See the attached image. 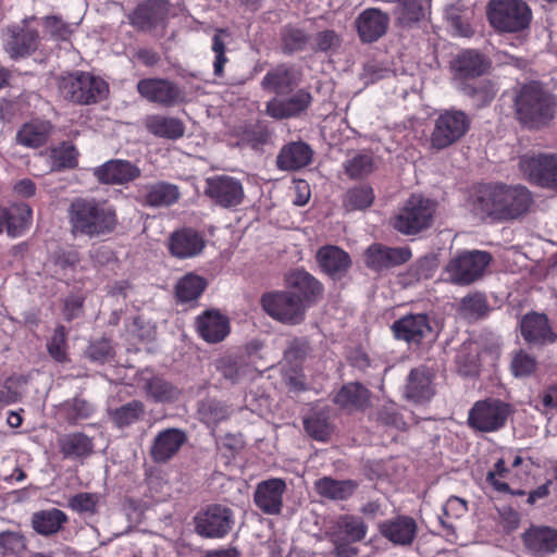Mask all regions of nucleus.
Returning <instances> with one entry per match:
<instances>
[{"label": "nucleus", "instance_id": "obj_43", "mask_svg": "<svg viewBox=\"0 0 557 557\" xmlns=\"http://www.w3.org/2000/svg\"><path fill=\"white\" fill-rule=\"evenodd\" d=\"M369 391L359 383L344 385L336 394L334 401L346 409H362L369 403Z\"/></svg>", "mask_w": 557, "mask_h": 557}, {"label": "nucleus", "instance_id": "obj_12", "mask_svg": "<svg viewBox=\"0 0 557 557\" xmlns=\"http://www.w3.org/2000/svg\"><path fill=\"white\" fill-rule=\"evenodd\" d=\"M205 194L214 205L224 209L236 208L245 197L240 180L226 174L207 177Z\"/></svg>", "mask_w": 557, "mask_h": 557}, {"label": "nucleus", "instance_id": "obj_27", "mask_svg": "<svg viewBox=\"0 0 557 557\" xmlns=\"http://www.w3.org/2000/svg\"><path fill=\"white\" fill-rule=\"evenodd\" d=\"M197 331L207 343L222 342L230 333V320L216 310H207L197 318Z\"/></svg>", "mask_w": 557, "mask_h": 557}, {"label": "nucleus", "instance_id": "obj_55", "mask_svg": "<svg viewBox=\"0 0 557 557\" xmlns=\"http://www.w3.org/2000/svg\"><path fill=\"white\" fill-rule=\"evenodd\" d=\"M510 369L513 376L520 379L528 377L536 371L537 361L535 357L519 350L511 358Z\"/></svg>", "mask_w": 557, "mask_h": 557}, {"label": "nucleus", "instance_id": "obj_58", "mask_svg": "<svg viewBox=\"0 0 557 557\" xmlns=\"http://www.w3.org/2000/svg\"><path fill=\"white\" fill-rule=\"evenodd\" d=\"M305 430L317 441H325L332 428L322 414H312L304 420Z\"/></svg>", "mask_w": 557, "mask_h": 557}, {"label": "nucleus", "instance_id": "obj_59", "mask_svg": "<svg viewBox=\"0 0 557 557\" xmlns=\"http://www.w3.org/2000/svg\"><path fill=\"white\" fill-rule=\"evenodd\" d=\"M51 157L55 168H74L77 163V151L69 143H63L52 149Z\"/></svg>", "mask_w": 557, "mask_h": 557}, {"label": "nucleus", "instance_id": "obj_26", "mask_svg": "<svg viewBox=\"0 0 557 557\" xmlns=\"http://www.w3.org/2000/svg\"><path fill=\"white\" fill-rule=\"evenodd\" d=\"M521 335L525 342L533 345H544L555 341V334L548 319L542 313H528L520 322Z\"/></svg>", "mask_w": 557, "mask_h": 557}, {"label": "nucleus", "instance_id": "obj_6", "mask_svg": "<svg viewBox=\"0 0 557 557\" xmlns=\"http://www.w3.org/2000/svg\"><path fill=\"white\" fill-rule=\"evenodd\" d=\"M486 16L493 28L503 33H518L529 27L530 7L522 0H490Z\"/></svg>", "mask_w": 557, "mask_h": 557}, {"label": "nucleus", "instance_id": "obj_45", "mask_svg": "<svg viewBox=\"0 0 557 557\" xmlns=\"http://www.w3.org/2000/svg\"><path fill=\"white\" fill-rule=\"evenodd\" d=\"M67 520L66 515L57 508L35 512L32 524L36 532L42 535L57 533Z\"/></svg>", "mask_w": 557, "mask_h": 557}, {"label": "nucleus", "instance_id": "obj_9", "mask_svg": "<svg viewBox=\"0 0 557 557\" xmlns=\"http://www.w3.org/2000/svg\"><path fill=\"white\" fill-rule=\"evenodd\" d=\"M471 120L461 110H445L434 122L431 133V147L436 150L445 149L460 140L470 129Z\"/></svg>", "mask_w": 557, "mask_h": 557}, {"label": "nucleus", "instance_id": "obj_29", "mask_svg": "<svg viewBox=\"0 0 557 557\" xmlns=\"http://www.w3.org/2000/svg\"><path fill=\"white\" fill-rule=\"evenodd\" d=\"M186 441L184 432L177 429H168L160 432L151 446V457L156 462H166L177 454Z\"/></svg>", "mask_w": 557, "mask_h": 557}, {"label": "nucleus", "instance_id": "obj_31", "mask_svg": "<svg viewBox=\"0 0 557 557\" xmlns=\"http://www.w3.org/2000/svg\"><path fill=\"white\" fill-rule=\"evenodd\" d=\"M313 151L302 141L290 143L284 146L277 156V166L286 171H295L308 165L312 160Z\"/></svg>", "mask_w": 557, "mask_h": 557}, {"label": "nucleus", "instance_id": "obj_25", "mask_svg": "<svg viewBox=\"0 0 557 557\" xmlns=\"http://www.w3.org/2000/svg\"><path fill=\"white\" fill-rule=\"evenodd\" d=\"M310 92L300 89L287 99L273 98L267 103V113L277 120L289 119L307 110L311 104Z\"/></svg>", "mask_w": 557, "mask_h": 557}, {"label": "nucleus", "instance_id": "obj_40", "mask_svg": "<svg viewBox=\"0 0 557 557\" xmlns=\"http://www.w3.org/2000/svg\"><path fill=\"white\" fill-rule=\"evenodd\" d=\"M181 193L176 185L157 182L146 187V203L150 207H170L180 199Z\"/></svg>", "mask_w": 557, "mask_h": 557}, {"label": "nucleus", "instance_id": "obj_41", "mask_svg": "<svg viewBox=\"0 0 557 557\" xmlns=\"http://www.w3.org/2000/svg\"><path fill=\"white\" fill-rule=\"evenodd\" d=\"M261 85L265 90L285 94L297 85L296 73L285 65H278L265 74Z\"/></svg>", "mask_w": 557, "mask_h": 557}, {"label": "nucleus", "instance_id": "obj_47", "mask_svg": "<svg viewBox=\"0 0 557 557\" xmlns=\"http://www.w3.org/2000/svg\"><path fill=\"white\" fill-rule=\"evenodd\" d=\"M473 11L470 8L453 4L445 11V18L456 35H471V18Z\"/></svg>", "mask_w": 557, "mask_h": 557}, {"label": "nucleus", "instance_id": "obj_42", "mask_svg": "<svg viewBox=\"0 0 557 557\" xmlns=\"http://www.w3.org/2000/svg\"><path fill=\"white\" fill-rule=\"evenodd\" d=\"M79 263V256L75 250L57 251L50 258L47 269L52 276L61 281L72 277L75 268Z\"/></svg>", "mask_w": 557, "mask_h": 557}, {"label": "nucleus", "instance_id": "obj_7", "mask_svg": "<svg viewBox=\"0 0 557 557\" xmlns=\"http://www.w3.org/2000/svg\"><path fill=\"white\" fill-rule=\"evenodd\" d=\"M492 260V255L487 251H462L446 264L443 280L459 286L470 285L484 275Z\"/></svg>", "mask_w": 557, "mask_h": 557}, {"label": "nucleus", "instance_id": "obj_17", "mask_svg": "<svg viewBox=\"0 0 557 557\" xmlns=\"http://www.w3.org/2000/svg\"><path fill=\"white\" fill-rule=\"evenodd\" d=\"M380 534L396 546H409L413 543L418 525L413 518L405 515L396 516L377 524Z\"/></svg>", "mask_w": 557, "mask_h": 557}, {"label": "nucleus", "instance_id": "obj_60", "mask_svg": "<svg viewBox=\"0 0 557 557\" xmlns=\"http://www.w3.org/2000/svg\"><path fill=\"white\" fill-rule=\"evenodd\" d=\"M79 22H65L60 16H46L44 20L45 32L49 35H72L76 32Z\"/></svg>", "mask_w": 557, "mask_h": 557}, {"label": "nucleus", "instance_id": "obj_48", "mask_svg": "<svg viewBox=\"0 0 557 557\" xmlns=\"http://www.w3.org/2000/svg\"><path fill=\"white\" fill-rule=\"evenodd\" d=\"M144 388L149 397L159 403L173 401L181 393L176 386L157 376L147 380Z\"/></svg>", "mask_w": 557, "mask_h": 557}, {"label": "nucleus", "instance_id": "obj_39", "mask_svg": "<svg viewBox=\"0 0 557 557\" xmlns=\"http://www.w3.org/2000/svg\"><path fill=\"white\" fill-rule=\"evenodd\" d=\"M59 448L64 458H84L91 454L92 440L82 432H74L59 440Z\"/></svg>", "mask_w": 557, "mask_h": 557}, {"label": "nucleus", "instance_id": "obj_3", "mask_svg": "<svg viewBox=\"0 0 557 557\" xmlns=\"http://www.w3.org/2000/svg\"><path fill=\"white\" fill-rule=\"evenodd\" d=\"M515 107L521 123L529 127H540L553 119L556 102L539 83L532 82L519 89Z\"/></svg>", "mask_w": 557, "mask_h": 557}, {"label": "nucleus", "instance_id": "obj_46", "mask_svg": "<svg viewBox=\"0 0 557 557\" xmlns=\"http://www.w3.org/2000/svg\"><path fill=\"white\" fill-rule=\"evenodd\" d=\"M207 286L206 280L197 274L187 273L175 286L176 297L182 302H189L200 297Z\"/></svg>", "mask_w": 557, "mask_h": 557}, {"label": "nucleus", "instance_id": "obj_44", "mask_svg": "<svg viewBox=\"0 0 557 557\" xmlns=\"http://www.w3.org/2000/svg\"><path fill=\"white\" fill-rule=\"evenodd\" d=\"M145 414V406L140 400H132L117 408L109 409L108 416L117 429H124L138 422Z\"/></svg>", "mask_w": 557, "mask_h": 557}, {"label": "nucleus", "instance_id": "obj_57", "mask_svg": "<svg viewBox=\"0 0 557 557\" xmlns=\"http://www.w3.org/2000/svg\"><path fill=\"white\" fill-rule=\"evenodd\" d=\"M66 332L63 325L55 327L52 337L47 344V350L51 358L58 362H64L67 358Z\"/></svg>", "mask_w": 557, "mask_h": 557}, {"label": "nucleus", "instance_id": "obj_32", "mask_svg": "<svg viewBox=\"0 0 557 557\" xmlns=\"http://www.w3.org/2000/svg\"><path fill=\"white\" fill-rule=\"evenodd\" d=\"M358 484L354 480H335L324 476L314 482L315 492L331 500L348 499L356 491Z\"/></svg>", "mask_w": 557, "mask_h": 557}, {"label": "nucleus", "instance_id": "obj_38", "mask_svg": "<svg viewBox=\"0 0 557 557\" xmlns=\"http://www.w3.org/2000/svg\"><path fill=\"white\" fill-rule=\"evenodd\" d=\"M145 125L149 133L161 138L175 140L185 133L183 122L176 117L154 114L146 119Z\"/></svg>", "mask_w": 557, "mask_h": 557}, {"label": "nucleus", "instance_id": "obj_28", "mask_svg": "<svg viewBox=\"0 0 557 557\" xmlns=\"http://www.w3.org/2000/svg\"><path fill=\"white\" fill-rule=\"evenodd\" d=\"M32 222V209L26 203L0 208V234L5 231L9 236H21Z\"/></svg>", "mask_w": 557, "mask_h": 557}, {"label": "nucleus", "instance_id": "obj_50", "mask_svg": "<svg viewBox=\"0 0 557 557\" xmlns=\"http://www.w3.org/2000/svg\"><path fill=\"white\" fill-rule=\"evenodd\" d=\"M374 193L372 187L360 185L348 189L343 198V205L347 211L363 210L372 205Z\"/></svg>", "mask_w": 557, "mask_h": 557}, {"label": "nucleus", "instance_id": "obj_63", "mask_svg": "<svg viewBox=\"0 0 557 557\" xmlns=\"http://www.w3.org/2000/svg\"><path fill=\"white\" fill-rule=\"evenodd\" d=\"M456 362L459 367V371L463 375H470L476 370V356L472 354L466 345L457 352Z\"/></svg>", "mask_w": 557, "mask_h": 557}, {"label": "nucleus", "instance_id": "obj_19", "mask_svg": "<svg viewBox=\"0 0 557 557\" xmlns=\"http://www.w3.org/2000/svg\"><path fill=\"white\" fill-rule=\"evenodd\" d=\"M391 329L397 339L409 345H419L432 332L429 318L423 313L404 315L396 320Z\"/></svg>", "mask_w": 557, "mask_h": 557}, {"label": "nucleus", "instance_id": "obj_15", "mask_svg": "<svg viewBox=\"0 0 557 557\" xmlns=\"http://www.w3.org/2000/svg\"><path fill=\"white\" fill-rule=\"evenodd\" d=\"M138 94L149 102L173 107L184 101L183 90L173 82L162 78H143L137 83Z\"/></svg>", "mask_w": 557, "mask_h": 557}, {"label": "nucleus", "instance_id": "obj_11", "mask_svg": "<svg viewBox=\"0 0 557 557\" xmlns=\"http://www.w3.org/2000/svg\"><path fill=\"white\" fill-rule=\"evenodd\" d=\"M261 306L270 317L283 323L298 324L305 318L306 305L295 293L265 294L261 298Z\"/></svg>", "mask_w": 557, "mask_h": 557}, {"label": "nucleus", "instance_id": "obj_21", "mask_svg": "<svg viewBox=\"0 0 557 557\" xmlns=\"http://www.w3.org/2000/svg\"><path fill=\"white\" fill-rule=\"evenodd\" d=\"M315 259L321 271L334 280L343 277L351 265L349 255L334 245L319 248Z\"/></svg>", "mask_w": 557, "mask_h": 557}, {"label": "nucleus", "instance_id": "obj_34", "mask_svg": "<svg viewBox=\"0 0 557 557\" xmlns=\"http://www.w3.org/2000/svg\"><path fill=\"white\" fill-rule=\"evenodd\" d=\"M389 16L376 8L362 11L356 18L358 35H386Z\"/></svg>", "mask_w": 557, "mask_h": 557}, {"label": "nucleus", "instance_id": "obj_62", "mask_svg": "<svg viewBox=\"0 0 557 557\" xmlns=\"http://www.w3.org/2000/svg\"><path fill=\"white\" fill-rule=\"evenodd\" d=\"M98 504V496L92 493H78L69 503L72 510L76 512L94 513Z\"/></svg>", "mask_w": 557, "mask_h": 557}, {"label": "nucleus", "instance_id": "obj_54", "mask_svg": "<svg viewBox=\"0 0 557 557\" xmlns=\"http://www.w3.org/2000/svg\"><path fill=\"white\" fill-rule=\"evenodd\" d=\"M201 420L207 424H216L226 419L230 414L228 408L221 401L215 399H207L201 401L199 407Z\"/></svg>", "mask_w": 557, "mask_h": 557}, {"label": "nucleus", "instance_id": "obj_8", "mask_svg": "<svg viewBox=\"0 0 557 557\" xmlns=\"http://www.w3.org/2000/svg\"><path fill=\"white\" fill-rule=\"evenodd\" d=\"M511 413L509 404L488 398L474 403L468 413L469 426L478 432L492 433L503 429Z\"/></svg>", "mask_w": 557, "mask_h": 557}, {"label": "nucleus", "instance_id": "obj_13", "mask_svg": "<svg viewBox=\"0 0 557 557\" xmlns=\"http://www.w3.org/2000/svg\"><path fill=\"white\" fill-rule=\"evenodd\" d=\"M169 0H144L127 15L128 23L138 32H153L164 25L170 13Z\"/></svg>", "mask_w": 557, "mask_h": 557}, {"label": "nucleus", "instance_id": "obj_49", "mask_svg": "<svg viewBox=\"0 0 557 557\" xmlns=\"http://www.w3.org/2000/svg\"><path fill=\"white\" fill-rule=\"evenodd\" d=\"M367 531L368 527L360 517L346 515L338 519L334 534H341L347 542H359L366 537Z\"/></svg>", "mask_w": 557, "mask_h": 557}, {"label": "nucleus", "instance_id": "obj_23", "mask_svg": "<svg viewBox=\"0 0 557 557\" xmlns=\"http://www.w3.org/2000/svg\"><path fill=\"white\" fill-rule=\"evenodd\" d=\"M433 379V371L426 367L412 369L406 384V397L417 404L431 400L435 394Z\"/></svg>", "mask_w": 557, "mask_h": 557}, {"label": "nucleus", "instance_id": "obj_64", "mask_svg": "<svg viewBox=\"0 0 557 557\" xmlns=\"http://www.w3.org/2000/svg\"><path fill=\"white\" fill-rule=\"evenodd\" d=\"M379 420L386 425H392L397 429H403L405 426V422L399 414L396 405L393 403L386 404L381 408L379 412Z\"/></svg>", "mask_w": 557, "mask_h": 557}, {"label": "nucleus", "instance_id": "obj_53", "mask_svg": "<svg viewBox=\"0 0 557 557\" xmlns=\"http://www.w3.org/2000/svg\"><path fill=\"white\" fill-rule=\"evenodd\" d=\"M459 89L473 98L478 107L490 103L496 95L494 85L488 81H482L476 85L462 84V86H459Z\"/></svg>", "mask_w": 557, "mask_h": 557}, {"label": "nucleus", "instance_id": "obj_56", "mask_svg": "<svg viewBox=\"0 0 557 557\" xmlns=\"http://www.w3.org/2000/svg\"><path fill=\"white\" fill-rule=\"evenodd\" d=\"M36 47L35 37H9L4 44V49L12 59L27 57Z\"/></svg>", "mask_w": 557, "mask_h": 557}, {"label": "nucleus", "instance_id": "obj_4", "mask_svg": "<svg viewBox=\"0 0 557 557\" xmlns=\"http://www.w3.org/2000/svg\"><path fill=\"white\" fill-rule=\"evenodd\" d=\"M59 90L64 99L74 103L91 104L106 98L109 86L98 76L75 71L59 78Z\"/></svg>", "mask_w": 557, "mask_h": 557}, {"label": "nucleus", "instance_id": "obj_37", "mask_svg": "<svg viewBox=\"0 0 557 557\" xmlns=\"http://www.w3.org/2000/svg\"><path fill=\"white\" fill-rule=\"evenodd\" d=\"M488 67L487 60L476 51L466 50L457 55L453 69L463 78H473L485 73Z\"/></svg>", "mask_w": 557, "mask_h": 557}, {"label": "nucleus", "instance_id": "obj_30", "mask_svg": "<svg viewBox=\"0 0 557 557\" xmlns=\"http://www.w3.org/2000/svg\"><path fill=\"white\" fill-rule=\"evenodd\" d=\"M286 284L290 293L300 297L302 304L313 301L322 293V285L305 270L292 271L286 277Z\"/></svg>", "mask_w": 557, "mask_h": 557}, {"label": "nucleus", "instance_id": "obj_51", "mask_svg": "<svg viewBox=\"0 0 557 557\" xmlns=\"http://www.w3.org/2000/svg\"><path fill=\"white\" fill-rule=\"evenodd\" d=\"M216 370L231 384H236L246 375L248 366L243 359L227 356L216 361Z\"/></svg>", "mask_w": 557, "mask_h": 557}, {"label": "nucleus", "instance_id": "obj_18", "mask_svg": "<svg viewBox=\"0 0 557 557\" xmlns=\"http://www.w3.org/2000/svg\"><path fill=\"white\" fill-rule=\"evenodd\" d=\"M286 483L282 479H270L258 483L255 494V505L265 515H280L283 508V496Z\"/></svg>", "mask_w": 557, "mask_h": 557}, {"label": "nucleus", "instance_id": "obj_22", "mask_svg": "<svg viewBox=\"0 0 557 557\" xmlns=\"http://www.w3.org/2000/svg\"><path fill=\"white\" fill-rule=\"evenodd\" d=\"M140 169L127 160H110L95 170L96 177L104 184H126L140 176Z\"/></svg>", "mask_w": 557, "mask_h": 557}, {"label": "nucleus", "instance_id": "obj_5", "mask_svg": "<svg viewBox=\"0 0 557 557\" xmlns=\"http://www.w3.org/2000/svg\"><path fill=\"white\" fill-rule=\"evenodd\" d=\"M436 205L421 195H411L392 219V226L404 235H417L431 227Z\"/></svg>", "mask_w": 557, "mask_h": 557}, {"label": "nucleus", "instance_id": "obj_24", "mask_svg": "<svg viewBox=\"0 0 557 557\" xmlns=\"http://www.w3.org/2000/svg\"><path fill=\"white\" fill-rule=\"evenodd\" d=\"M206 246L203 236L191 228L173 233L170 237V252L180 259L193 258L201 253Z\"/></svg>", "mask_w": 557, "mask_h": 557}, {"label": "nucleus", "instance_id": "obj_61", "mask_svg": "<svg viewBox=\"0 0 557 557\" xmlns=\"http://www.w3.org/2000/svg\"><path fill=\"white\" fill-rule=\"evenodd\" d=\"M461 309L468 317L479 318L486 313L488 307L483 295L474 294L462 299Z\"/></svg>", "mask_w": 557, "mask_h": 557}, {"label": "nucleus", "instance_id": "obj_33", "mask_svg": "<svg viewBox=\"0 0 557 557\" xmlns=\"http://www.w3.org/2000/svg\"><path fill=\"white\" fill-rule=\"evenodd\" d=\"M52 131V125L48 121L34 120L25 123L16 133L17 144L38 148L47 141Z\"/></svg>", "mask_w": 557, "mask_h": 557}, {"label": "nucleus", "instance_id": "obj_10", "mask_svg": "<svg viewBox=\"0 0 557 557\" xmlns=\"http://www.w3.org/2000/svg\"><path fill=\"white\" fill-rule=\"evenodd\" d=\"M519 171L529 182L557 190V154L525 153L519 159Z\"/></svg>", "mask_w": 557, "mask_h": 557}, {"label": "nucleus", "instance_id": "obj_36", "mask_svg": "<svg viewBox=\"0 0 557 557\" xmlns=\"http://www.w3.org/2000/svg\"><path fill=\"white\" fill-rule=\"evenodd\" d=\"M57 412L70 424L75 425L82 420L89 419L96 412V407L82 397H73L59 404Z\"/></svg>", "mask_w": 557, "mask_h": 557}, {"label": "nucleus", "instance_id": "obj_14", "mask_svg": "<svg viewBox=\"0 0 557 557\" xmlns=\"http://www.w3.org/2000/svg\"><path fill=\"white\" fill-rule=\"evenodd\" d=\"M196 531L203 537L222 539L233 528V511L223 505H211L195 518Z\"/></svg>", "mask_w": 557, "mask_h": 557}, {"label": "nucleus", "instance_id": "obj_1", "mask_svg": "<svg viewBox=\"0 0 557 557\" xmlns=\"http://www.w3.org/2000/svg\"><path fill=\"white\" fill-rule=\"evenodd\" d=\"M533 203L531 191L522 185H484L471 198V211L484 220L507 221L524 215Z\"/></svg>", "mask_w": 557, "mask_h": 557}, {"label": "nucleus", "instance_id": "obj_52", "mask_svg": "<svg viewBox=\"0 0 557 557\" xmlns=\"http://www.w3.org/2000/svg\"><path fill=\"white\" fill-rule=\"evenodd\" d=\"M374 170V160L370 153H357L345 162V171L351 178H361Z\"/></svg>", "mask_w": 557, "mask_h": 557}, {"label": "nucleus", "instance_id": "obj_16", "mask_svg": "<svg viewBox=\"0 0 557 557\" xmlns=\"http://www.w3.org/2000/svg\"><path fill=\"white\" fill-rule=\"evenodd\" d=\"M411 256L407 247L393 248L373 244L366 250L364 262L368 268L379 272L404 264Z\"/></svg>", "mask_w": 557, "mask_h": 557}, {"label": "nucleus", "instance_id": "obj_2", "mask_svg": "<svg viewBox=\"0 0 557 557\" xmlns=\"http://www.w3.org/2000/svg\"><path fill=\"white\" fill-rule=\"evenodd\" d=\"M71 234L96 238L112 233L117 225L116 211L106 201L76 198L67 210Z\"/></svg>", "mask_w": 557, "mask_h": 557}, {"label": "nucleus", "instance_id": "obj_35", "mask_svg": "<svg viewBox=\"0 0 557 557\" xmlns=\"http://www.w3.org/2000/svg\"><path fill=\"white\" fill-rule=\"evenodd\" d=\"M395 24L404 29H410L425 17L424 7L421 0H394Z\"/></svg>", "mask_w": 557, "mask_h": 557}, {"label": "nucleus", "instance_id": "obj_20", "mask_svg": "<svg viewBox=\"0 0 557 557\" xmlns=\"http://www.w3.org/2000/svg\"><path fill=\"white\" fill-rule=\"evenodd\" d=\"M528 554L545 556L557 552V530L545 525H531L521 534Z\"/></svg>", "mask_w": 557, "mask_h": 557}]
</instances>
